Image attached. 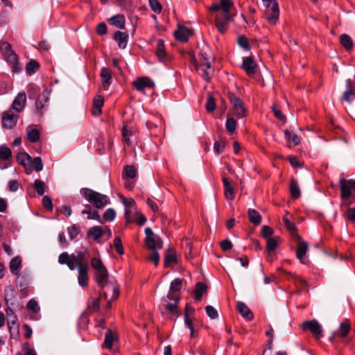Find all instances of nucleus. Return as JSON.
<instances>
[{
    "instance_id": "obj_1",
    "label": "nucleus",
    "mask_w": 355,
    "mask_h": 355,
    "mask_svg": "<svg viewBox=\"0 0 355 355\" xmlns=\"http://www.w3.org/2000/svg\"><path fill=\"white\" fill-rule=\"evenodd\" d=\"M233 8L234 3L232 0H220L210 7L209 10L215 12V23L219 32L223 33L227 29L234 16Z\"/></svg>"
},
{
    "instance_id": "obj_2",
    "label": "nucleus",
    "mask_w": 355,
    "mask_h": 355,
    "mask_svg": "<svg viewBox=\"0 0 355 355\" xmlns=\"http://www.w3.org/2000/svg\"><path fill=\"white\" fill-rule=\"evenodd\" d=\"M84 197L97 209H102L110 203V200L107 196L89 189H85Z\"/></svg>"
},
{
    "instance_id": "obj_3",
    "label": "nucleus",
    "mask_w": 355,
    "mask_h": 355,
    "mask_svg": "<svg viewBox=\"0 0 355 355\" xmlns=\"http://www.w3.org/2000/svg\"><path fill=\"white\" fill-rule=\"evenodd\" d=\"M340 186V197L341 198H352L355 200V180H346L341 177L339 180Z\"/></svg>"
},
{
    "instance_id": "obj_4",
    "label": "nucleus",
    "mask_w": 355,
    "mask_h": 355,
    "mask_svg": "<svg viewBox=\"0 0 355 355\" xmlns=\"http://www.w3.org/2000/svg\"><path fill=\"white\" fill-rule=\"evenodd\" d=\"M297 245L296 248V257L300 260V263L308 265L309 263L306 253L309 248L308 243L301 237L297 236Z\"/></svg>"
},
{
    "instance_id": "obj_5",
    "label": "nucleus",
    "mask_w": 355,
    "mask_h": 355,
    "mask_svg": "<svg viewBox=\"0 0 355 355\" xmlns=\"http://www.w3.org/2000/svg\"><path fill=\"white\" fill-rule=\"evenodd\" d=\"M194 67L198 74L206 81H209L214 75V69L211 64H198L193 55H191Z\"/></svg>"
},
{
    "instance_id": "obj_6",
    "label": "nucleus",
    "mask_w": 355,
    "mask_h": 355,
    "mask_svg": "<svg viewBox=\"0 0 355 355\" xmlns=\"http://www.w3.org/2000/svg\"><path fill=\"white\" fill-rule=\"evenodd\" d=\"M101 287V293L107 300H115L119 295V286L112 282H106Z\"/></svg>"
},
{
    "instance_id": "obj_7",
    "label": "nucleus",
    "mask_w": 355,
    "mask_h": 355,
    "mask_svg": "<svg viewBox=\"0 0 355 355\" xmlns=\"http://www.w3.org/2000/svg\"><path fill=\"white\" fill-rule=\"evenodd\" d=\"M146 243L148 248L150 250L161 249L162 247V241L160 238L156 236L152 230L149 227L146 228Z\"/></svg>"
},
{
    "instance_id": "obj_8",
    "label": "nucleus",
    "mask_w": 355,
    "mask_h": 355,
    "mask_svg": "<svg viewBox=\"0 0 355 355\" xmlns=\"http://www.w3.org/2000/svg\"><path fill=\"white\" fill-rule=\"evenodd\" d=\"M230 101L231 102L233 107L234 114L238 117H243L245 115V108L241 100L236 97L234 94L230 93L228 94Z\"/></svg>"
},
{
    "instance_id": "obj_9",
    "label": "nucleus",
    "mask_w": 355,
    "mask_h": 355,
    "mask_svg": "<svg viewBox=\"0 0 355 355\" xmlns=\"http://www.w3.org/2000/svg\"><path fill=\"white\" fill-rule=\"evenodd\" d=\"M301 327L303 329H309L311 334L317 338H320L322 336L321 325L316 320L304 322L302 324Z\"/></svg>"
},
{
    "instance_id": "obj_10",
    "label": "nucleus",
    "mask_w": 355,
    "mask_h": 355,
    "mask_svg": "<svg viewBox=\"0 0 355 355\" xmlns=\"http://www.w3.org/2000/svg\"><path fill=\"white\" fill-rule=\"evenodd\" d=\"M18 116L12 113V110H9L2 114V125L3 128H12L17 121Z\"/></svg>"
},
{
    "instance_id": "obj_11",
    "label": "nucleus",
    "mask_w": 355,
    "mask_h": 355,
    "mask_svg": "<svg viewBox=\"0 0 355 355\" xmlns=\"http://www.w3.org/2000/svg\"><path fill=\"white\" fill-rule=\"evenodd\" d=\"M264 15L271 24H275L279 15L278 3H275L272 8L265 9Z\"/></svg>"
},
{
    "instance_id": "obj_12",
    "label": "nucleus",
    "mask_w": 355,
    "mask_h": 355,
    "mask_svg": "<svg viewBox=\"0 0 355 355\" xmlns=\"http://www.w3.org/2000/svg\"><path fill=\"white\" fill-rule=\"evenodd\" d=\"M346 90L342 96V100L351 103L352 101L355 99V91H354V83L350 80L347 79L345 82Z\"/></svg>"
},
{
    "instance_id": "obj_13",
    "label": "nucleus",
    "mask_w": 355,
    "mask_h": 355,
    "mask_svg": "<svg viewBox=\"0 0 355 355\" xmlns=\"http://www.w3.org/2000/svg\"><path fill=\"white\" fill-rule=\"evenodd\" d=\"M60 264H66L67 266H76L79 265L76 253L69 255L67 252H62L58 257Z\"/></svg>"
},
{
    "instance_id": "obj_14",
    "label": "nucleus",
    "mask_w": 355,
    "mask_h": 355,
    "mask_svg": "<svg viewBox=\"0 0 355 355\" xmlns=\"http://www.w3.org/2000/svg\"><path fill=\"white\" fill-rule=\"evenodd\" d=\"M94 275L96 279V282L98 285L101 287L103 286L106 282H108V272L106 268H94Z\"/></svg>"
},
{
    "instance_id": "obj_15",
    "label": "nucleus",
    "mask_w": 355,
    "mask_h": 355,
    "mask_svg": "<svg viewBox=\"0 0 355 355\" xmlns=\"http://www.w3.org/2000/svg\"><path fill=\"white\" fill-rule=\"evenodd\" d=\"M26 103V95L25 92H19L12 104V109L20 112L23 110Z\"/></svg>"
},
{
    "instance_id": "obj_16",
    "label": "nucleus",
    "mask_w": 355,
    "mask_h": 355,
    "mask_svg": "<svg viewBox=\"0 0 355 355\" xmlns=\"http://www.w3.org/2000/svg\"><path fill=\"white\" fill-rule=\"evenodd\" d=\"M242 68L248 76H252L256 73L257 65L251 57H245L243 58Z\"/></svg>"
},
{
    "instance_id": "obj_17",
    "label": "nucleus",
    "mask_w": 355,
    "mask_h": 355,
    "mask_svg": "<svg viewBox=\"0 0 355 355\" xmlns=\"http://www.w3.org/2000/svg\"><path fill=\"white\" fill-rule=\"evenodd\" d=\"M191 35L192 31L184 26L179 27V28L174 32L175 39L182 42H187Z\"/></svg>"
},
{
    "instance_id": "obj_18",
    "label": "nucleus",
    "mask_w": 355,
    "mask_h": 355,
    "mask_svg": "<svg viewBox=\"0 0 355 355\" xmlns=\"http://www.w3.org/2000/svg\"><path fill=\"white\" fill-rule=\"evenodd\" d=\"M223 183L225 188V196L227 200H232L234 198V183L229 180L227 178H223Z\"/></svg>"
},
{
    "instance_id": "obj_19",
    "label": "nucleus",
    "mask_w": 355,
    "mask_h": 355,
    "mask_svg": "<svg viewBox=\"0 0 355 355\" xmlns=\"http://www.w3.org/2000/svg\"><path fill=\"white\" fill-rule=\"evenodd\" d=\"M133 85L138 91H143L145 87H153L154 83L147 77L139 78L133 83Z\"/></svg>"
},
{
    "instance_id": "obj_20",
    "label": "nucleus",
    "mask_w": 355,
    "mask_h": 355,
    "mask_svg": "<svg viewBox=\"0 0 355 355\" xmlns=\"http://www.w3.org/2000/svg\"><path fill=\"white\" fill-rule=\"evenodd\" d=\"M350 329L351 325L348 320L340 323L338 331L333 334L332 337L331 338V340H333L334 338L336 336H339L341 338L346 337Z\"/></svg>"
},
{
    "instance_id": "obj_21",
    "label": "nucleus",
    "mask_w": 355,
    "mask_h": 355,
    "mask_svg": "<svg viewBox=\"0 0 355 355\" xmlns=\"http://www.w3.org/2000/svg\"><path fill=\"white\" fill-rule=\"evenodd\" d=\"M156 55L161 62H166L168 60V55L166 52L164 41L162 40H157Z\"/></svg>"
},
{
    "instance_id": "obj_22",
    "label": "nucleus",
    "mask_w": 355,
    "mask_h": 355,
    "mask_svg": "<svg viewBox=\"0 0 355 355\" xmlns=\"http://www.w3.org/2000/svg\"><path fill=\"white\" fill-rule=\"evenodd\" d=\"M237 311L239 313L247 320H251L253 318V313L250 310V309L247 306V305L242 302H239L237 303Z\"/></svg>"
},
{
    "instance_id": "obj_23",
    "label": "nucleus",
    "mask_w": 355,
    "mask_h": 355,
    "mask_svg": "<svg viewBox=\"0 0 355 355\" xmlns=\"http://www.w3.org/2000/svg\"><path fill=\"white\" fill-rule=\"evenodd\" d=\"M49 95V92L44 90L36 99L35 107L38 112L41 111L47 105Z\"/></svg>"
},
{
    "instance_id": "obj_24",
    "label": "nucleus",
    "mask_w": 355,
    "mask_h": 355,
    "mask_svg": "<svg viewBox=\"0 0 355 355\" xmlns=\"http://www.w3.org/2000/svg\"><path fill=\"white\" fill-rule=\"evenodd\" d=\"M114 39L117 42L119 48L125 49L128 44V35L125 33L116 31L114 33Z\"/></svg>"
},
{
    "instance_id": "obj_25",
    "label": "nucleus",
    "mask_w": 355,
    "mask_h": 355,
    "mask_svg": "<svg viewBox=\"0 0 355 355\" xmlns=\"http://www.w3.org/2000/svg\"><path fill=\"white\" fill-rule=\"evenodd\" d=\"M101 77L103 80V87L105 89H107L112 83V73L110 69L103 68L101 71Z\"/></svg>"
},
{
    "instance_id": "obj_26",
    "label": "nucleus",
    "mask_w": 355,
    "mask_h": 355,
    "mask_svg": "<svg viewBox=\"0 0 355 355\" xmlns=\"http://www.w3.org/2000/svg\"><path fill=\"white\" fill-rule=\"evenodd\" d=\"M104 104V98L101 96H96L93 101L92 114L98 116L101 113V108Z\"/></svg>"
},
{
    "instance_id": "obj_27",
    "label": "nucleus",
    "mask_w": 355,
    "mask_h": 355,
    "mask_svg": "<svg viewBox=\"0 0 355 355\" xmlns=\"http://www.w3.org/2000/svg\"><path fill=\"white\" fill-rule=\"evenodd\" d=\"M340 42L346 51H351L354 47V42L351 37L347 34H342L340 36Z\"/></svg>"
},
{
    "instance_id": "obj_28",
    "label": "nucleus",
    "mask_w": 355,
    "mask_h": 355,
    "mask_svg": "<svg viewBox=\"0 0 355 355\" xmlns=\"http://www.w3.org/2000/svg\"><path fill=\"white\" fill-rule=\"evenodd\" d=\"M109 22L118 28H123L125 26V17L123 15H116L109 19Z\"/></svg>"
},
{
    "instance_id": "obj_29",
    "label": "nucleus",
    "mask_w": 355,
    "mask_h": 355,
    "mask_svg": "<svg viewBox=\"0 0 355 355\" xmlns=\"http://www.w3.org/2000/svg\"><path fill=\"white\" fill-rule=\"evenodd\" d=\"M78 268V284L81 286L87 285L88 277H87V268Z\"/></svg>"
},
{
    "instance_id": "obj_30",
    "label": "nucleus",
    "mask_w": 355,
    "mask_h": 355,
    "mask_svg": "<svg viewBox=\"0 0 355 355\" xmlns=\"http://www.w3.org/2000/svg\"><path fill=\"white\" fill-rule=\"evenodd\" d=\"M200 64H211L210 60L212 58L209 47L206 46L200 51Z\"/></svg>"
},
{
    "instance_id": "obj_31",
    "label": "nucleus",
    "mask_w": 355,
    "mask_h": 355,
    "mask_svg": "<svg viewBox=\"0 0 355 355\" xmlns=\"http://www.w3.org/2000/svg\"><path fill=\"white\" fill-rule=\"evenodd\" d=\"M178 263V256L176 252L171 250H168L164 258L165 266L175 264Z\"/></svg>"
},
{
    "instance_id": "obj_32",
    "label": "nucleus",
    "mask_w": 355,
    "mask_h": 355,
    "mask_svg": "<svg viewBox=\"0 0 355 355\" xmlns=\"http://www.w3.org/2000/svg\"><path fill=\"white\" fill-rule=\"evenodd\" d=\"M248 218L250 221L255 225L261 223V216L255 209H250L248 210Z\"/></svg>"
},
{
    "instance_id": "obj_33",
    "label": "nucleus",
    "mask_w": 355,
    "mask_h": 355,
    "mask_svg": "<svg viewBox=\"0 0 355 355\" xmlns=\"http://www.w3.org/2000/svg\"><path fill=\"white\" fill-rule=\"evenodd\" d=\"M290 192L293 198L297 199L300 196L301 192L298 183L294 179L290 182Z\"/></svg>"
},
{
    "instance_id": "obj_34",
    "label": "nucleus",
    "mask_w": 355,
    "mask_h": 355,
    "mask_svg": "<svg viewBox=\"0 0 355 355\" xmlns=\"http://www.w3.org/2000/svg\"><path fill=\"white\" fill-rule=\"evenodd\" d=\"M207 291V286L202 283L198 282L196 284L195 287V299L197 300H200L202 296V295L206 293Z\"/></svg>"
},
{
    "instance_id": "obj_35",
    "label": "nucleus",
    "mask_w": 355,
    "mask_h": 355,
    "mask_svg": "<svg viewBox=\"0 0 355 355\" xmlns=\"http://www.w3.org/2000/svg\"><path fill=\"white\" fill-rule=\"evenodd\" d=\"M116 339V337L114 334V333L112 331L111 329H107L105 337V341L104 345L106 347L111 349L113 345V343L114 340Z\"/></svg>"
},
{
    "instance_id": "obj_36",
    "label": "nucleus",
    "mask_w": 355,
    "mask_h": 355,
    "mask_svg": "<svg viewBox=\"0 0 355 355\" xmlns=\"http://www.w3.org/2000/svg\"><path fill=\"white\" fill-rule=\"evenodd\" d=\"M278 245L279 244L277 238H268L267 239L266 248L270 257H272V253L277 248Z\"/></svg>"
},
{
    "instance_id": "obj_37",
    "label": "nucleus",
    "mask_w": 355,
    "mask_h": 355,
    "mask_svg": "<svg viewBox=\"0 0 355 355\" xmlns=\"http://www.w3.org/2000/svg\"><path fill=\"white\" fill-rule=\"evenodd\" d=\"M75 253L79 263V265H77L76 266H87L86 262L88 258V253L87 250L78 251Z\"/></svg>"
},
{
    "instance_id": "obj_38",
    "label": "nucleus",
    "mask_w": 355,
    "mask_h": 355,
    "mask_svg": "<svg viewBox=\"0 0 355 355\" xmlns=\"http://www.w3.org/2000/svg\"><path fill=\"white\" fill-rule=\"evenodd\" d=\"M39 63L37 61L31 60L27 63L26 67L27 73L28 75H31L35 73V71L39 69Z\"/></svg>"
},
{
    "instance_id": "obj_39",
    "label": "nucleus",
    "mask_w": 355,
    "mask_h": 355,
    "mask_svg": "<svg viewBox=\"0 0 355 355\" xmlns=\"http://www.w3.org/2000/svg\"><path fill=\"white\" fill-rule=\"evenodd\" d=\"M88 233L94 240H98L103 236V230L99 226H94L89 230Z\"/></svg>"
},
{
    "instance_id": "obj_40",
    "label": "nucleus",
    "mask_w": 355,
    "mask_h": 355,
    "mask_svg": "<svg viewBox=\"0 0 355 355\" xmlns=\"http://www.w3.org/2000/svg\"><path fill=\"white\" fill-rule=\"evenodd\" d=\"M188 311H189V307L187 306L186 311L184 313V320H185V323H186L187 327L190 330L191 337H194V329H193V320L189 315Z\"/></svg>"
},
{
    "instance_id": "obj_41",
    "label": "nucleus",
    "mask_w": 355,
    "mask_h": 355,
    "mask_svg": "<svg viewBox=\"0 0 355 355\" xmlns=\"http://www.w3.org/2000/svg\"><path fill=\"white\" fill-rule=\"evenodd\" d=\"M285 136L289 141H292L295 146H297L300 142V138L293 132L290 130H285Z\"/></svg>"
},
{
    "instance_id": "obj_42",
    "label": "nucleus",
    "mask_w": 355,
    "mask_h": 355,
    "mask_svg": "<svg viewBox=\"0 0 355 355\" xmlns=\"http://www.w3.org/2000/svg\"><path fill=\"white\" fill-rule=\"evenodd\" d=\"M12 156L10 149L6 146H0V159L6 161Z\"/></svg>"
},
{
    "instance_id": "obj_43",
    "label": "nucleus",
    "mask_w": 355,
    "mask_h": 355,
    "mask_svg": "<svg viewBox=\"0 0 355 355\" xmlns=\"http://www.w3.org/2000/svg\"><path fill=\"white\" fill-rule=\"evenodd\" d=\"M132 135V131L127 129L126 126H123L122 129V137H123V142L124 144L128 146H130L132 142L130 141V137Z\"/></svg>"
},
{
    "instance_id": "obj_44",
    "label": "nucleus",
    "mask_w": 355,
    "mask_h": 355,
    "mask_svg": "<svg viewBox=\"0 0 355 355\" xmlns=\"http://www.w3.org/2000/svg\"><path fill=\"white\" fill-rule=\"evenodd\" d=\"M34 188L38 195L42 196L45 192V183L43 181L37 179L34 182Z\"/></svg>"
},
{
    "instance_id": "obj_45",
    "label": "nucleus",
    "mask_w": 355,
    "mask_h": 355,
    "mask_svg": "<svg viewBox=\"0 0 355 355\" xmlns=\"http://www.w3.org/2000/svg\"><path fill=\"white\" fill-rule=\"evenodd\" d=\"M28 139L31 142H36L40 139V132L36 129H31L27 132Z\"/></svg>"
},
{
    "instance_id": "obj_46",
    "label": "nucleus",
    "mask_w": 355,
    "mask_h": 355,
    "mask_svg": "<svg viewBox=\"0 0 355 355\" xmlns=\"http://www.w3.org/2000/svg\"><path fill=\"white\" fill-rule=\"evenodd\" d=\"M226 129L230 133H233L236 128V121L233 118H227L225 123Z\"/></svg>"
},
{
    "instance_id": "obj_47",
    "label": "nucleus",
    "mask_w": 355,
    "mask_h": 355,
    "mask_svg": "<svg viewBox=\"0 0 355 355\" xmlns=\"http://www.w3.org/2000/svg\"><path fill=\"white\" fill-rule=\"evenodd\" d=\"M205 108L208 112H213L216 108L215 99L213 96H209L205 104Z\"/></svg>"
},
{
    "instance_id": "obj_48",
    "label": "nucleus",
    "mask_w": 355,
    "mask_h": 355,
    "mask_svg": "<svg viewBox=\"0 0 355 355\" xmlns=\"http://www.w3.org/2000/svg\"><path fill=\"white\" fill-rule=\"evenodd\" d=\"M150 8L155 13H160L162 6L158 0H148Z\"/></svg>"
},
{
    "instance_id": "obj_49",
    "label": "nucleus",
    "mask_w": 355,
    "mask_h": 355,
    "mask_svg": "<svg viewBox=\"0 0 355 355\" xmlns=\"http://www.w3.org/2000/svg\"><path fill=\"white\" fill-rule=\"evenodd\" d=\"M182 279L177 278L175 279L170 285V289L174 292L179 293L182 287Z\"/></svg>"
},
{
    "instance_id": "obj_50",
    "label": "nucleus",
    "mask_w": 355,
    "mask_h": 355,
    "mask_svg": "<svg viewBox=\"0 0 355 355\" xmlns=\"http://www.w3.org/2000/svg\"><path fill=\"white\" fill-rule=\"evenodd\" d=\"M27 309L28 311L37 313L40 311L38 303L35 300H31L27 304Z\"/></svg>"
},
{
    "instance_id": "obj_51",
    "label": "nucleus",
    "mask_w": 355,
    "mask_h": 355,
    "mask_svg": "<svg viewBox=\"0 0 355 355\" xmlns=\"http://www.w3.org/2000/svg\"><path fill=\"white\" fill-rule=\"evenodd\" d=\"M116 212L112 208L107 209L103 214V219L106 221H112L115 218Z\"/></svg>"
},
{
    "instance_id": "obj_52",
    "label": "nucleus",
    "mask_w": 355,
    "mask_h": 355,
    "mask_svg": "<svg viewBox=\"0 0 355 355\" xmlns=\"http://www.w3.org/2000/svg\"><path fill=\"white\" fill-rule=\"evenodd\" d=\"M68 234L71 239H74L80 233V229L76 225H73L67 228Z\"/></svg>"
},
{
    "instance_id": "obj_53",
    "label": "nucleus",
    "mask_w": 355,
    "mask_h": 355,
    "mask_svg": "<svg viewBox=\"0 0 355 355\" xmlns=\"http://www.w3.org/2000/svg\"><path fill=\"white\" fill-rule=\"evenodd\" d=\"M83 214H87L88 219H93L96 220L100 223H102L100 216L98 215V212L96 211H87V210H83L82 211Z\"/></svg>"
},
{
    "instance_id": "obj_54",
    "label": "nucleus",
    "mask_w": 355,
    "mask_h": 355,
    "mask_svg": "<svg viewBox=\"0 0 355 355\" xmlns=\"http://www.w3.org/2000/svg\"><path fill=\"white\" fill-rule=\"evenodd\" d=\"M273 234V230L271 227L267 225H263L261 228V235L263 238L268 239L271 238L270 236Z\"/></svg>"
},
{
    "instance_id": "obj_55",
    "label": "nucleus",
    "mask_w": 355,
    "mask_h": 355,
    "mask_svg": "<svg viewBox=\"0 0 355 355\" xmlns=\"http://www.w3.org/2000/svg\"><path fill=\"white\" fill-rule=\"evenodd\" d=\"M113 246L114 247L116 251L119 254H123V248L122 245L121 240L119 237H116L114 239L113 241Z\"/></svg>"
},
{
    "instance_id": "obj_56",
    "label": "nucleus",
    "mask_w": 355,
    "mask_h": 355,
    "mask_svg": "<svg viewBox=\"0 0 355 355\" xmlns=\"http://www.w3.org/2000/svg\"><path fill=\"white\" fill-rule=\"evenodd\" d=\"M152 252H150V255L148 257V259L150 261V263L153 265H157L159 260V257L156 251V250H151Z\"/></svg>"
},
{
    "instance_id": "obj_57",
    "label": "nucleus",
    "mask_w": 355,
    "mask_h": 355,
    "mask_svg": "<svg viewBox=\"0 0 355 355\" xmlns=\"http://www.w3.org/2000/svg\"><path fill=\"white\" fill-rule=\"evenodd\" d=\"M238 44L240 46L243 48L245 50L250 49V45L248 40L246 37L241 35L238 37Z\"/></svg>"
},
{
    "instance_id": "obj_58",
    "label": "nucleus",
    "mask_w": 355,
    "mask_h": 355,
    "mask_svg": "<svg viewBox=\"0 0 355 355\" xmlns=\"http://www.w3.org/2000/svg\"><path fill=\"white\" fill-rule=\"evenodd\" d=\"M206 313L211 319H216L218 317V311L211 305L205 307Z\"/></svg>"
},
{
    "instance_id": "obj_59",
    "label": "nucleus",
    "mask_w": 355,
    "mask_h": 355,
    "mask_svg": "<svg viewBox=\"0 0 355 355\" xmlns=\"http://www.w3.org/2000/svg\"><path fill=\"white\" fill-rule=\"evenodd\" d=\"M124 173L128 178H133L135 177L137 171L132 166L128 165L124 168Z\"/></svg>"
},
{
    "instance_id": "obj_60",
    "label": "nucleus",
    "mask_w": 355,
    "mask_h": 355,
    "mask_svg": "<svg viewBox=\"0 0 355 355\" xmlns=\"http://www.w3.org/2000/svg\"><path fill=\"white\" fill-rule=\"evenodd\" d=\"M33 168L36 171H41L43 168L42 159L40 157H36L32 162Z\"/></svg>"
},
{
    "instance_id": "obj_61",
    "label": "nucleus",
    "mask_w": 355,
    "mask_h": 355,
    "mask_svg": "<svg viewBox=\"0 0 355 355\" xmlns=\"http://www.w3.org/2000/svg\"><path fill=\"white\" fill-rule=\"evenodd\" d=\"M273 113L275 116L279 120L285 122L286 121V116L282 113V112L275 105H274L272 107Z\"/></svg>"
},
{
    "instance_id": "obj_62",
    "label": "nucleus",
    "mask_w": 355,
    "mask_h": 355,
    "mask_svg": "<svg viewBox=\"0 0 355 355\" xmlns=\"http://www.w3.org/2000/svg\"><path fill=\"white\" fill-rule=\"evenodd\" d=\"M283 220L286 228L290 231L291 233L294 234L296 231V227L294 223L291 222L289 219L284 216Z\"/></svg>"
},
{
    "instance_id": "obj_63",
    "label": "nucleus",
    "mask_w": 355,
    "mask_h": 355,
    "mask_svg": "<svg viewBox=\"0 0 355 355\" xmlns=\"http://www.w3.org/2000/svg\"><path fill=\"white\" fill-rule=\"evenodd\" d=\"M346 219L355 223V207L349 208L344 214Z\"/></svg>"
},
{
    "instance_id": "obj_64",
    "label": "nucleus",
    "mask_w": 355,
    "mask_h": 355,
    "mask_svg": "<svg viewBox=\"0 0 355 355\" xmlns=\"http://www.w3.org/2000/svg\"><path fill=\"white\" fill-rule=\"evenodd\" d=\"M42 205L46 209L49 210L51 211L53 209V203L51 198L49 196H44L42 198Z\"/></svg>"
}]
</instances>
